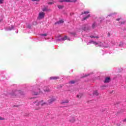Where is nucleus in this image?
<instances>
[{
    "instance_id": "1",
    "label": "nucleus",
    "mask_w": 126,
    "mask_h": 126,
    "mask_svg": "<svg viewBox=\"0 0 126 126\" xmlns=\"http://www.w3.org/2000/svg\"><path fill=\"white\" fill-rule=\"evenodd\" d=\"M37 90H38V92H33L32 95H39L42 92V90H43L44 92H51V90L49 88L42 86H38Z\"/></svg>"
},
{
    "instance_id": "2",
    "label": "nucleus",
    "mask_w": 126,
    "mask_h": 126,
    "mask_svg": "<svg viewBox=\"0 0 126 126\" xmlns=\"http://www.w3.org/2000/svg\"><path fill=\"white\" fill-rule=\"evenodd\" d=\"M44 105H46V102H43V100L41 101L36 100L33 102V106L35 110H40L41 106H44Z\"/></svg>"
},
{
    "instance_id": "3",
    "label": "nucleus",
    "mask_w": 126,
    "mask_h": 126,
    "mask_svg": "<svg viewBox=\"0 0 126 126\" xmlns=\"http://www.w3.org/2000/svg\"><path fill=\"white\" fill-rule=\"evenodd\" d=\"M76 120L75 119V117L73 116H70L68 118V122L71 123V124H73V123H75Z\"/></svg>"
},
{
    "instance_id": "4",
    "label": "nucleus",
    "mask_w": 126,
    "mask_h": 126,
    "mask_svg": "<svg viewBox=\"0 0 126 126\" xmlns=\"http://www.w3.org/2000/svg\"><path fill=\"white\" fill-rule=\"evenodd\" d=\"M45 17V13L44 12H42L39 13L38 18L39 19H42V18H44Z\"/></svg>"
},
{
    "instance_id": "5",
    "label": "nucleus",
    "mask_w": 126,
    "mask_h": 126,
    "mask_svg": "<svg viewBox=\"0 0 126 126\" xmlns=\"http://www.w3.org/2000/svg\"><path fill=\"white\" fill-rule=\"evenodd\" d=\"M82 29V30H84V31L86 30H90V27H89L87 25H85L83 26Z\"/></svg>"
},
{
    "instance_id": "6",
    "label": "nucleus",
    "mask_w": 126,
    "mask_h": 126,
    "mask_svg": "<svg viewBox=\"0 0 126 126\" xmlns=\"http://www.w3.org/2000/svg\"><path fill=\"white\" fill-rule=\"evenodd\" d=\"M55 101H56V98L52 97L48 101V104H52L53 102H55Z\"/></svg>"
},
{
    "instance_id": "7",
    "label": "nucleus",
    "mask_w": 126,
    "mask_h": 126,
    "mask_svg": "<svg viewBox=\"0 0 126 126\" xmlns=\"http://www.w3.org/2000/svg\"><path fill=\"white\" fill-rule=\"evenodd\" d=\"M49 79L50 80H57V79H60V77L57 76L51 77L49 78Z\"/></svg>"
},
{
    "instance_id": "8",
    "label": "nucleus",
    "mask_w": 126,
    "mask_h": 126,
    "mask_svg": "<svg viewBox=\"0 0 126 126\" xmlns=\"http://www.w3.org/2000/svg\"><path fill=\"white\" fill-rule=\"evenodd\" d=\"M110 79H111L110 78V77L106 78L105 80L104 81V83H108L110 82Z\"/></svg>"
},
{
    "instance_id": "9",
    "label": "nucleus",
    "mask_w": 126,
    "mask_h": 126,
    "mask_svg": "<svg viewBox=\"0 0 126 126\" xmlns=\"http://www.w3.org/2000/svg\"><path fill=\"white\" fill-rule=\"evenodd\" d=\"M64 22V21H63V20H61L60 21H59L58 22H57L56 23H55V24H62Z\"/></svg>"
},
{
    "instance_id": "10",
    "label": "nucleus",
    "mask_w": 126,
    "mask_h": 126,
    "mask_svg": "<svg viewBox=\"0 0 126 126\" xmlns=\"http://www.w3.org/2000/svg\"><path fill=\"white\" fill-rule=\"evenodd\" d=\"M88 13H89V11H84V12H82L81 14V15H83V14H88Z\"/></svg>"
},
{
    "instance_id": "11",
    "label": "nucleus",
    "mask_w": 126,
    "mask_h": 126,
    "mask_svg": "<svg viewBox=\"0 0 126 126\" xmlns=\"http://www.w3.org/2000/svg\"><path fill=\"white\" fill-rule=\"evenodd\" d=\"M57 6L58 8H59V9H62L63 8V7H64L63 5H58Z\"/></svg>"
},
{
    "instance_id": "12",
    "label": "nucleus",
    "mask_w": 126,
    "mask_h": 126,
    "mask_svg": "<svg viewBox=\"0 0 126 126\" xmlns=\"http://www.w3.org/2000/svg\"><path fill=\"white\" fill-rule=\"evenodd\" d=\"M67 103H68V100H65L64 101H63L61 102V104H67Z\"/></svg>"
},
{
    "instance_id": "13",
    "label": "nucleus",
    "mask_w": 126,
    "mask_h": 126,
    "mask_svg": "<svg viewBox=\"0 0 126 126\" xmlns=\"http://www.w3.org/2000/svg\"><path fill=\"white\" fill-rule=\"evenodd\" d=\"M94 95H95V96H98V95H99V93H98V92L97 91H95L93 93Z\"/></svg>"
},
{
    "instance_id": "14",
    "label": "nucleus",
    "mask_w": 126,
    "mask_h": 126,
    "mask_svg": "<svg viewBox=\"0 0 126 126\" xmlns=\"http://www.w3.org/2000/svg\"><path fill=\"white\" fill-rule=\"evenodd\" d=\"M95 27H96V22H94L92 25L93 29H94Z\"/></svg>"
},
{
    "instance_id": "15",
    "label": "nucleus",
    "mask_w": 126,
    "mask_h": 126,
    "mask_svg": "<svg viewBox=\"0 0 126 126\" xmlns=\"http://www.w3.org/2000/svg\"><path fill=\"white\" fill-rule=\"evenodd\" d=\"M90 17V14L88 15L86 17L83 18V20H86L87 18H89Z\"/></svg>"
},
{
    "instance_id": "16",
    "label": "nucleus",
    "mask_w": 126,
    "mask_h": 126,
    "mask_svg": "<svg viewBox=\"0 0 126 126\" xmlns=\"http://www.w3.org/2000/svg\"><path fill=\"white\" fill-rule=\"evenodd\" d=\"M66 39H67V36H65L64 37H63L61 40L64 41V40H66Z\"/></svg>"
},
{
    "instance_id": "17",
    "label": "nucleus",
    "mask_w": 126,
    "mask_h": 126,
    "mask_svg": "<svg viewBox=\"0 0 126 126\" xmlns=\"http://www.w3.org/2000/svg\"><path fill=\"white\" fill-rule=\"evenodd\" d=\"M69 83L70 84H74L75 83V82L74 81H70V82H69Z\"/></svg>"
},
{
    "instance_id": "18",
    "label": "nucleus",
    "mask_w": 126,
    "mask_h": 126,
    "mask_svg": "<svg viewBox=\"0 0 126 126\" xmlns=\"http://www.w3.org/2000/svg\"><path fill=\"white\" fill-rule=\"evenodd\" d=\"M63 1L66 2H71V0H63Z\"/></svg>"
},
{
    "instance_id": "19",
    "label": "nucleus",
    "mask_w": 126,
    "mask_h": 126,
    "mask_svg": "<svg viewBox=\"0 0 126 126\" xmlns=\"http://www.w3.org/2000/svg\"><path fill=\"white\" fill-rule=\"evenodd\" d=\"M42 11H48V9L45 7L42 9Z\"/></svg>"
},
{
    "instance_id": "20",
    "label": "nucleus",
    "mask_w": 126,
    "mask_h": 126,
    "mask_svg": "<svg viewBox=\"0 0 126 126\" xmlns=\"http://www.w3.org/2000/svg\"><path fill=\"white\" fill-rule=\"evenodd\" d=\"M91 37H92V38H96V39H98L99 38L98 36H91Z\"/></svg>"
},
{
    "instance_id": "21",
    "label": "nucleus",
    "mask_w": 126,
    "mask_h": 126,
    "mask_svg": "<svg viewBox=\"0 0 126 126\" xmlns=\"http://www.w3.org/2000/svg\"><path fill=\"white\" fill-rule=\"evenodd\" d=\"M92 43H93V44H94V45H98V43L95 41H92Z\"/></svg>"
},
{
    "instance_id": "22",
    "label": "nucleus",
    "mask_w": 126,
    "mask_h": 126,
    "mask_svg": "<svg viewBox=\"0 0 126 126\" xmlns=\"http://www.w3.org/2000/svg\"><path fill=\"white\" fill-rule=\"evenodd\" d=\"M13 29V27L11 26L10 28H9L8 30H12Z\"/></svg>"
},
{
    "instance_id": "23",
    "label": "nucleus",
    "mask_w": 126,
    "mask_h": 126,
    "mask_svg": "<svg viewBox=\"0 0 126 126\" xmlns=\"http://www.w3.org/2000/svg\"><path fill=\"white\" fill-rule=\"evenodd\" d=\"M70 34L71 35H73V36H75V35H76L75 32H70Z\"/></svg>"
},
{
    "instance_id": "24",
    "label": "nucleus",
    "mask_w": 126,
    "mask_h": 126,
    "mask_svg": "<svg viewBox=\"0 0 126 126\" xmlns=\"http://www.w3.org/2000/svg\"><path fill=\"white\" fill-rule=\"evenodd\" d=\"M77 1V0H71V2H76Z\"/></svg>"
},
{
    "instance_id": "25",
    "label": "nucleus",
    "mask_w": 126,
    "mask_h": 126,
    "mask_svg": "<svg viewBox=\"0 0 126 126\" xmlns=\"http://www.w3.org/2000/svg\"><path fill=\"white\" fill-rule=\"evenodd\" d=\"M79 95H80V98L82 97V96H83V94H80Z\"/></svg>"
},
{
    "instance_id": "26",
    "label": "nucleus",
    "mask_w": 126,
    "mask_h": 126,
    "mask_svg": "<svg viewBox=\"0 0 126 126\" xmlns=\"http://www.w3.org/2000/svg\"><path fill=\"white\" fill-rule=\"evenodd\" d=\"M47 35H48V34L47 33H44V34H41V36H47Z\"/></svg>"
},
{
    "instance_id": "27",
    "label": "nucleus",
    "mask_w": 126,
    "mask_h": 126,
    "mask_svg": "<svg viewBox=\"0 0 126 126\" xmlns=\"http://www.w3.org/2000/svg\"><path fill=\"white\" fill-rule=\"evenodd\" d=\"M48 4H54V2H49L48 3Z\"/></svg>"
},
{
    "instance_id": "28",
    "label": "nucleus",
    "mask_w": 126,
    "mask_h": 126,
    "mask_svg": "<svg viewBox=\"0 0 126 126\" xmlns=\"http://www.w3.org/2000/svg\"><path fill=\"white\" fill-rule=\"evenodd\" d=\"M3 120H4V118H2L1 117H0V121H2Z\"/></svg>"
},
{
    "instance_id": "29",
    "label": "nucleus",
    "mask_w": 126,
    "mask_h": 126,
    "mask_svg": "<svg viewBox=\"0 0 126 126\" xmlns=\"http://www.w3.org/2000/svg\"><path fill=\"white\" fill-rule=\"evenodd\" d=\"M19 93H20V94H23V92H22L21 91H19Z\"/></svg>"
},
{
    "instance_id": "30",
    "label": "nucleus",
    "mask_w": 126,
    "mask_h": 126,
    "mask_svg": "<svg viewBox=\"0 0 126 126\" xmlns=\"http://www.w3.org/2000/svg\"><path fill=\"white\" fill-rule=\"evenodd\" d=\"M3 2V0H0V4H1V3H2Z\"/></svg>"
},
{
    "instance_id": "31",
    "label": "nucleus",
    "mask_w": 126,
    "mask_h": 126,
    "mask_svg": "<svg viewBox=\"0 0 126 126\" xmlns=\"http://www.w3.org/2000/svg\"><path fill=\"white\" fill-rule=\"evenodd\" d=\"M32 1H40V0H32Z\"/></svg>"
},
{
    "instance_id": "32",
    "label": "nucleus",
    "mask_w": 126,
    "mask_h": 126,
    "mask_svg": "<svg viewBox=\"0 0 126 126\" xmlns=\"http://www.w3.org/2000/svg\"><path fill=\"white\" fill-rule=\"evenodd\" d=\"M64 1L63 0H59V2H63Z\"/></svg>"
},
{
    "instance_id": "33",
    "label": "nucleus",
    "mask_w": 126,
    "mask_h": 126,
    "mask_svg": "<svg viewBox=\"0 0 126 126\" xmlns=\"http://www.w3.org/2000/svg\"><path fill=\"white\" fill-rule=\"evenodd\" d=\"M116 20H117V21H120V20H121V18H118V19H117Z\"/></svg>"
},
{
    "instance_id": "34",
    "label": "nucleus",
    "mask_w": 126,
    "mask_h": 126,
    "mask_svg": "<svg viewBox=\"0 0 126 126\" xmlns=\"http://www.w3.org/2000/svg\"><path fill=\"white\" fill-rule=\"evenodd\" d=\"M121 23V24H125V23H126V22L125 21L122 22Z\"/></svg>"
},
{
    "instance_id": "35",
    "label": "nucleus",
    "mask_w": 126,
    "mask_h": 126,
    "mask_svg": "<svg viewBox=\"0 0 126 126\" xmlns=\"http://www.w3.org/2000/svg\"><path fill=\"white\" fill-rule=\"evenodd\" d=\"M77 98H80V96L79 94L77 95Z\"/></svg>"
},
{
    "instance_id": "36",
    "label": "nucleus",
    "mask_w": 126,
    "mask_h": 126,
    "mask_svg": "<svg viewBox=\"0 0 126 126\" xmlns=\"http://www.w3.org/2000/svg\"><path fill=\"white\" fill-rule=\"evenodd\" d=\"M13 107H19V105H14Z\"/></svg>"
},
{
    "instance_id": "37",
    "label": "nucleus",
    "mask_w": 126,
    "mask_h": 126,
    "mask_svg": "<svg viewBox=\"0 0 126 126\" xmlns=\"http://www.w3.org/2000/svg\"><path fill=\"white\" fill-rule=\"evenodd\" d=\"M123 122H126V119L123 120Z\"/></svg>"
},
{
    "instance_id": "38",
    "label": "nucleus",
    "mask_w": 126,
    "mask_h": 126,
    "mask_svg": "<svg viewBox=\"0 0 126 126\" xmlns=\"http://www.w3.org/2000/svg\"><path fill=\"white\" fill-rule=\"evenodd\" d=\"M86 76H88V75H86L85 76H84L83 77H86Z\"/></svg>"
},
{
    "instance_id": "39",
    "label": "nucleus",
    "mask_w": 126,
    "mask_h": 126,
    "mask_svg": "<svg viewBox=\"0 0 126 126\" xmlns=\"http://www.w3.org/2000/svg\"><path fill=\"white\" fill-rule=\"evenodd\" d=\"M28 28H30V26H29L28 27Z\"/></svg>"
},
{
    "instance_id": "40",
    "label": "nucleus",
    "mask_w": 126,
    "mask_h": 126,
    "mask_svg": "<svg viewBox=\"0 0 126 126\" xmlns=\"http://www.w3.org/2000/svg\"><path fill=\"white\" fill-rule=\"evenodd\" d=\"M108 35H109V36H110V33H108Z\"/></svg>"
},
{
    "instance_id": "41",
    "label": "nucleus",
    "mask_w": 126,
    "mask_h": 126,
    "mask_svg": "<svg viewBox=\"0 0 126 126\" xmlns=\"http://www.w3.org/2000/svg\"><path fill=\"white\" fill-rule=\"evenodd\" d=\"M58 41H61V40L60 39H58Z\"/></svg>"
}]
</instances>
